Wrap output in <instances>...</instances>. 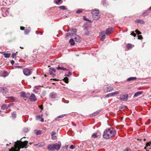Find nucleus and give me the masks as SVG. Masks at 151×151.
Instances as JSON below:
<instances>
[{
	"instance_id": "obj_1",
	"label": "nucleus",
	"mask_w": 151,
	"mask_h": 151,
	"mask_svg": "<svg viewBox=\"0 0 151 151\" xmlns=\"http://www.w3.org/2000/svg\"><path fill=\"white\" fill-rule=\"evenodd\" d=\"M28 143V142L27 141L24 142L17 141L15 142L14 147H12L9 151H19L21 148H27L28 146L27 145Z\"/></svg>"
},
{
	"instance_id": "obj_2",
	"label": "nucleus",
	"mask_w": 151,
	"mask_h": 151,
	"mask_svg": "<svg viewBox=\"0 0 151 151\" xmlns=\"http://www.w3.org/2000/svg\"><path fill=\"white\" fill-rule=\"evenodd\" d=\"M116 134V131L113 128L105 129L103 134V136L104 138L106 139H109L113 137Z\"/></svg>"
},
{
	"instance_id": "obj_3",
	"label": "nucleus",
	"mask_w": 151,
	"mask_h": 151,
	"mask_svg": "<svg viewBox=\"0 0 151 151\" xmlns=\"http://www.w3.org/2000/svg\"><path fill=\"white\" fill-rule=\"evenodd\" d=\"M60 147V145L59 144H50L48 146V149L50 150H58Z\"/></svg>"
},
{
	"instance_id": "obj_4",
	"label": "nucleus",
	"mask_w": 151,
	"mask_h": 151,
	"mask_svg": "<svg viewBox=\"0 0 151 151\" xmlns=\"http://www.w3.org/2000/svg\"><path fill=\"white\" fill-rule=\"evenodd\" d=\"M99 11V10L96 9H94L92 11V17L94 19H98L100 17Z\"/></svg>"
},
{
	"instance_id": "obj_5",
	"label": "nucleus",
	"mask_w": 151,
	"mask_h": 151,
	"mask_svg": "<svg viewBox=\"0 0 151 151\" xmlns=\"http://www.w3.org/2000/svg\"><path fill=\"white\" fill-rule=\"evenodd\" d=\"M128 98V95L127 94H121L120 95L119 99L122 101L127 100Z\"/></svg>"
},
{
	"instance_id": "obj_6",
	"label": "nucleus",
	"mask_w": 151,
	"mask_h": 151,
	"mask_svg": "<svg viewBox=\"0 0 151 151\" xmlns=\"http://www.w3.org/2000/svg\"><path fill=\"white\" fill-rule=\"evenodd\" d=\"M24 74L26 76H29L31 74L32 72L28 68H25L23 70Z\"/></svg>"
},
{
	"instance_id": "obj_7",
	"label": "nucleus",
	"mask_w": 151,
	"mask_h": 151,
	"mask_svg": "<svg viewBox=\"0 0 151 151\" xmlns=\"http://www.w3.org/2000/svg\"><path fill=\"white\" fill-rule=\"evenodd\" d=\"M29 99L31 101H35L37 100L35 94L33 93L31 94Z\"/></svg>"
},
{
	"instance_id": "obj_8",
	"label": "nucleus",
	"mask_w": 151,
	"mask_h": 151,
	"mask_svg": "<svg viewBox=\"0 0 151 151\" xmlns=\"http://www.w3.org/2000/svg\"><path fill=\"white\" fill-rule=\"evenodd\" d=\"M105 31H103L101 32V33H99V35L100 36H101V37L100 38V40L101 41H103L104 39L105 38Z\"/></svg>"
},
{
	"instance_id": "obj_9",
	"label": "nucleus",
	"mask_w": 151,
	"mask_h": 151,
	"mask_svg": "<svg viewBox=\"0 0 151 151\" xmlns=\"http://www.w3.org/2000/svg\"><path fill=\"white\" fill-rule=\"evenodd\" d=\"M8 75V73L6 71H4L0 73V76L5 77L7 76Z\"/></svg>"
},
{
	"instance_id": "obj_10",
	"label": "nucleus",
	"mask_w": 151,
	"mask_h": 151,
	"mask_svg": "<svg viewBox=\"0 0 151 151\" xmlns=\"http://www.w3.org/2000/svg\"><path fill=\"white\" fill-rule=\"evenodd\" d=\"M113 29L112 28H109L107 29L106 31L105 32V34L107 35H108L109 34L111 33Z\"/></svg>"
},
{
	"instance_id": "obj_11",
	"label": "nucleus",
	"mask_w": 151,
	"mask_h": 151,
	"mask_svg": "<svg viewBox=\"0 0 151 151\" xmlns=\"http://www.w3.org/2000/svg\"><path fill=\"white\" fill-rule=\"evenodd\" d=\"M7 91V89L6 87H1L0 88V92H2L3 93H5Z\"/></svg>"
},
{
	"instance_id": "obj_12",
	"label": "nucleus",
	"mask_w": 151,
	"mask_h": 151,
	"mask_svg": "<svg viewBox=\"0 0 151 151\" xmlns=\"http://www.w3.org/2000/svg\"><path fill=\"white\" fill-rule=\"evenodd\" d=\"M29 95V94H26L24 92H23L21 93V96L22 97L24 98H28Z\"/></svg>"
},
{
	"instance_id": "obj_13",
	"label": "nucleus",
	"mask_w": 151,
	"mask_h": 151,
	"mask_svg": "<svg viewBox=\"0 0 151 151\" xmlns=\"http://www.w3.org/2000/svg\"><path fill=\"white\" fill-rule=\"evenodd\" d=\"M56 96V93L53 92L51 93L50 95V97L52 99L55 98Z\"/></svg>"
},
{
	"instance_id": "obj_14",
	"label": "nucleus",
	"mask_w": 151,
	"mask_h": 151,
	"mask_svg": "<svg viewBox=\"0 0 151 151\" xmlns=\"http://www.w3.org/2000/svg\"><path fill=\"white\" fill-rule=\"evenodd\" d=\"M75 35L74 39L75 40L78 42H80V37L79 36L76 35V34Z\"/></svg>"
},
{
	"instance_id": "obj_15",
	"label": "nucleus",
	"mask_w": 151,
	"mask_h": 151,
	"mask_svg": "<svg viewBox=\"0 0 151 151\" xmlns=\"http://www.w3.org/2000/svg\"><path fill=\"white\" fill-rule=\"evenodd\" d=\"M119 91H115V92H112L110 93V96L112 97L115 96L116 95L119 94Z\"/></svg>"
},
{
	"instance_id": "obj_16",
	"label": "nucleus",
	"mask_w": 151,
	"mask_h": 151,
	"mask_svg": "<svg viewBox=\"0 0 151 151\" xmlns=\"http://www.w3.org/2000/svg\"><path fill=\"white\" fill-rule=\"evenodd\" d=\"M143 92L142 91H138L136 92L134 95V97H137L138 96L141 95Z\"/></svg>"
},
{
	"instance_id": "obj_17",
	"label": "nucleus",
	"mask_w": 151,
	"mask_h": 151,
	"mask_svg": "<svg viewBox=\"0 0 151 151\" xmlns=\"http://www.w3.org/2000/svg\"><path fill=\"white\" fill-rule=\"evenodd\" d=\"M69 31L71 32H73L74 33V35H76V33L77 32V30L76 29L73 28H69Z\"/></svg>"
},
{
	"instance_id": "obj_18",
	"label": "nucleus",
	"mask_w": 151,
	"mask_h": 151,
	"mask_svg": "<svg viewBox=\"0 0 151 151\" xmlns=\"http://www.w3.org/2000/svg\"><path fill=\"white\" fill-rule=\"evenodd\" d=\"M137 78L135 77H131L127 78V81H129L132 80H134L136 79Z\"/></svg>"
},
{
	"instance_id": "obj_19",
	"label": "nucleus",
	"mask_w": 151,
	"mask_h": 151,
	"mask_svg": "<svg viewBox=\"0 0 151 151\" xmlns=\"http://www.w3.org/2000/svg\"><path fill=\"white\" fill-rule=\"evenodd\" d=\"M57 69L58 70H67L68 69L64 67H60L58 66L57 68Z\"/></svg>"
},
{
	"instance_id": "obj_20",
	"label": "nucleus",
	"mask_w": 151,
	"mask_h": 151,
	"mask_svg": "<svg viewBox=\"0 0 151 151\" xmlns=\"http://www.w3.org/2000/svg\"><path fill=\"white\" fill-rule=\"evenodd\" d=\"M69 42L71 45H73L75 44L74 40L73 39H71L70 40Z\"/></svg>"
},
{
	"instance_id": "obj_21",
	"label": "nucleus",
	"mask_w": 151,
	"mask_h": 151,
	"mask_svg": "<svg viewBox=\"0 0 151 151\" xmlns=\"http://www.w3.org/2000/svg\"><path fill=\"white\" fill-rule=\"evenodd\" d=\"M16 112L14 111L12 114V117L13 119H15L16 117Z\"/></svg>"
},
{
	"instance_id": "obj_22",
	"label": "nucleus",
	"mask_w": 151,
	"mask_h": 151,
	"mask_svg": "<svg viewBox=\"0 0 151 151\" xmlns=\"http://www.w3.org/2000/svg\"><path fill=\"white\" fill-rule=\"evenodd\" d=\"M36 135H39L41 134L42 132L40 130H39L38 131L35 130L34 131Z\"/></svg>"
},
{
	"instance_id": "obj_23",
	"label": "nucleus",
	"mask_w": 151,
	"mask_h": 151,
	"mask_svg": "<svg viewBox=\"0 0 151 151\" xmlns=\"http://www.w3.org/2000/svg\"><path fill=\"white\" fill-rule=\"evenodd\" d=\"M4 55L5 58H9L10 55H11V54L10 53H4L3 54Z\"/></svg>"
},
{
	"instance_id": "obj_24",
	"label": "nucleus",
	"mask_w": 151,
	"mask_h": 151,
	"mask_svg": "<svg viewBox=\"0 0 151 151\" xmlns=\"http://www.w3.org/2000/svg\"><path fill=\"white\" fill-rule=\"evenodd\" d=\"M8 107L6 104H3L1 106V108L2 109L4 110L5 109H8Z\"/></svg>"
},
{
	"instance_id": "obj_25",
	"label": "nucleus",
	"mask_w": 151,
	"mask_h": 151,
	"mask_svg": "<svg viewBox=\"0 0 151 151\" xmlns=\"http://www.w3.org/2000/svg\"><path fill=\"white\" fill-rule=\"evenodd\" d=\"M150 11H151V6L149 8L148 10L147 11V12L148 14L150 13ZM148 14H147V13H144L143 14L144 16H146L147 15H148Z\"/></svg>"
},
{
	"instance_id": "obj_26",
	"label": "nucleus",
	"mask_w": 151,
	"mask_h": 151,
	"mask_svg": "<svg viewBox=\"0 0 151 151\" xmlns=\"http://www.w3.org/2000/svg\"><path fill=\"white\" fill-rule=\"evenodd\" d=\"M49 71L50 72H56V70L55 69L53 68H50L49 69Z\"/></svg>"
},
{
	"instance_id": "obj_27",
	"label": "nucleus",
	"mask_w": 151,
	"mask_h": 151,
	"mask_svg": "<svg viewBox=\"0 0 151 151\" xmlns=\"http://www.w3.org/2000/svg\"><path fill=\"white\" fill-rule=\"evenodd\" d=\"M107 91H111L113 90V88L111 87H107Z\"/></svg>"
},
{
	"instance_id": "obj_28",
	"label": "nucleus",
	"mask_w": 151,
	"mask_h": 151,
	"mask_svg": "<svg viewBox=\"0 0 151 151\" xmlns=\"http://www.w3.org/2000/svg\"><path fill=\"white\" fill-rule=\"evenodd\" d=\"M59 9H62V10L66 9H67L65 8V6H60L59 7Z\"/></svg>"
},
{
	"instance_id": "obj_29",
	"label": "nucleus",
	"mask_w": 151,
	"mask_h": 151,
	"mask_svg": "<svg viewBox=\"0 0 151 151\" xmlns=\"http://www.w3.org/2000/svg\"><path fill=\"white\" fill-rule=\"evenodd\" d=\"M23 131L24 132H28L29 130L27 128H24L23 129Z\"/></svg>"
},
{
	"instance_id": "obj_30",
	"label": "nucleus",
	"mask_w": 151,
	"mask_h": 151,
	"mask_svg": "<svg viewBox=\"0 0 151 151\" xmlns=\"http://www.w3.org/2000/svg\"><path fill=\"white\" fill-rule=\"evenodd\" d=\"M37 145H38L39 147H41L44 146L45 145V143L44 142H42L41 143H38Z\"/></svg>"
},
{
	"instance_id": "obj_31",
	"label": "nucleus",
	"mask_w": 151,
	"mask_h": 151,
	"mask_svg": "<svg viewBox=\"0 0 151 151\" xmlns=\"http://www.w3.org/2000/svg\"><path fill=\"white\" fill-rule=\"evenodd\" d=\"M92 137L94 138H96L97 137V136L96 135V134L94 133L92 135Z\"/></svg>"
},
{
	"instance_id": "obj_32",
	"label": "nucleus",
	"mask_w": 151,
	"mask_h": 151,
	"mask_svg": "<svg viewBox=\"0 0 151 151\" xmlns=\"http://www.w3.org/2000/svg\"><path fill=\"white\" fill-rule=\"evenodd\" d=\"M68 79L67 77H65L64 78V81L66 83H68Z\"/></svg>"
},
{
	"instance_id": "obj_33",
	"label": "nucleus",
	"mask_w": 151,
	"mask_h": 151,
	"mask_svg": "<svg viewBox=\"0 0 151 151\" xmlns=\"http://www.w3.org/2000/svg\"><path fill=\"white\" fill-rule=\"evenodd\" d=\"M137 22L138 23H140L142 24L144 23V21L143 20L141 19H138L137 20Z\"/></svg>"
},
{
	"instance_id": "obj_34",
	"label": "nucleus",
	"mask_w": 151,
	"mask_h": 151,
	"mask_svg": "<svg viewBox=\"0 0 151 151\" xmlns=\"http://www.w3.org/2000/svg\"><path fill=\"white\" fill-rule=\"evenodd\" d=\"M135 32L137 34L139 35L141 34V32L139 31L138 29H136L135 30Z\"/></svg>"
},
{
	"instance_id": "obj_35",
	"label": "nucleus",
	"mask_w": 151,
	"mask_h": 151,
	"mask_svg": "<svg viewBox=\"0 0 151 151\" xmlns=\"http://www.w3.org/2000/svg\"><path fill=\"white\" fill-rule=\"evenodd\" d=\"M29 32V31L28 29H25L24 31V33L25 34H27Z\"/></svg>"
},
{
	"instance_id": "obj_36",
	"label": "nucleus",
	"mask_w": 151,
	"mask_h": 151,
	"mask_svg": "<svg viewBox=\"0 0 151 151\" xmlns=\"http://www.w3.org/2000/svg\"><path fill=\"white\" fill-rule=\"evenodd\" d=\"M52 136V139L53 140H55L57 139V137L56 136L53 135Z\"/></svg>"
},
{
	"instance_id": "obj_37",
	"label": "nucleus",
	"mask_w": 151,
	"mask_h": 151,
	"mask_svg": "<svg viewBox=\"0 0 151 151\" xmlns=\"http://www.w3.org/2000/svg\"><path fill=\"white\" fill-rule=\"evenodd\" d=\"M41 117L40 115H37L36 116V119L37 120H39L41 118Z\"/></svg>"
},
{
	"instance_id": "obj_38",
	"label": "nucleus",
	"mask_w": 151,
	"mask_h": 151,
	"mask_svg": "<svg viewBox=\"0 0 151 151\" xmlns=\"http://www.w3.org/2000/svg\"><path fill=\"white\" fill-rule=\"evenodd\" d=\"M143 37L141 35L138 36V39L139 40H142Z\"/></svg>"
},
{
	"instance_id": "obj_39",
	"label": "nucleus",
	"mask_w": 151,
	"mask_h": 151,
	"mask_svg": "<svg viewBox=\"0 0 151 151\" xmlns=\"http://www.w3.org/2000/svg\"><path fill=\"white\" fill-rule=\"evenodd\" d=\"M7 98L8 99H10L12 100H15V99H16L15 98L12 96L8 97Z\"/></svg>"
},
{
	"instance_id": "obj_40",
	"label": "nucleus",
	"mask_w": 151,
	"mask_h": 151,
	"mask_svg": "<svg viewBox=\"0 0 151 151\" xmlns=\"http://www.w3.org/2000/svg\"><path fill=\"white\" fill-rule=\"evenodd\" d=\"M71 35V33H68L66 34L65 37H69V36Z\"/></svg>"
},
{
	"instance_id": "obj_41",
	"label": "nucleus",
	"mask_w": 151,
	"mask_h": 151,
	"mask_svg": "<svg viewBox=\"0 0 151 151\" xmlns=\"http://www.w3.org/2000/svg\"><path fill=\"white\" fill-rule=\"evenodd\" d=\"M132 47L131 44H129L127 45V47L128 49H129Z\"/></svg>"
},
{
	"instance_id": "obj_42",
	"label": "nucleus",
	"mask_w": 151,
	"mask_h": 151,
	"mask_svg": "<svg viewBox=\"0 0 151 151\" xmlns=\"http://www.w3.org/2000/svg\"><path fill=\"white\" fill-rule=\"evenodd\" d=\"M56 133L54 131L52 132L51 133V136H52L53 135H55L56 134Z\"/></svg>"
},
{
	"instance_id": "obj_43",
	"label": "nucleus",
	"mask_w": 151,
	"mask_h": 151,
	"mask_svg": "<svg viewBox=\"0 0 151 151\" xmlns=\"http://www.w3.org/2000/svg\"><path fill=\"white\" fill-rule=\"evenodd\" d=\"M81 12H82V11L80 9H78L76 12V13L78 14L80 13Z\"/></svg>"
},
{
	"instance_id": "obj_44",
	"label": "nucleus",
	"mask_w": 151,
	"mask_h": 151,
	"mask_svg": "<svg viewBox=\"0 0 151 151\" xmlns=\"http://www.w3.org/2000/svg\"><path fill=\"white\" fill-rule=\"evenodd\" d=\"M130 35L134 36V37H135L136 36V34L134 33L133 32H132Z\"/></svg>"
},
{
	"instance_id": "obj_45",
	"label": "nucleus",
	"mask_w": 151,
	"mask_h": 151,
	"mask_svg": "<svg viewBox=\"0 0 151 151\" xmlns=\"http://www.w3.org/2000/svg\"><path fill=\"white\" fill-rule=\"evenodd\" d=\"M14 105V103H10L9 104L8 107H10L11 106H13Z\"/></svg>"
},
{
	"instance_id": "obj_46",
	"label": "nucleus",
	"mask_w": 151,
	"mask_h": 151,
	"mask_svg": "<svg viewBox=\"0 0 151 151\" xmlns=\"http://www.w3.org/2000/svg\"><path fill=\"white\" fill-rule=\"evenodd\" d=\"M62 0H58L57 1H56L55 2V4H57L59 5V3Z\"/></svg>"
},
{
	"instance_id": "obj_47",
	"label": "nucleus",
	"mask_w": 151,
	"mask_h": 151,
	"mask_svg": "<svg viewBox=\"0 0 151 151\" xmlns=\"http://www.w3.org/2000/svg\"><path fill=\"white\" fill-rule=\"evenodd\" d=\"M150 144H151V142H148L147 143L146 145V146L147 147L148 146H150Z\"/></svg>"
},
{
	"instance_id": "obj_48",
	"label": "nucleus",
	"mask_w": 151,
	"mask_h": 151,
	"mask_svg": "<svg viewBox=\"0 0 151 151\" xmlns=\"http://www.w3.org/2000/svg\"><path fill=\"white\" fill-rule=\"evenodd\" d=\"M16 53H13L12 55V57L13 58H14L16 57Z\"/></svg>"
},
{
	"instance_id": "obj_49",
	"label": "nucleus",
	"mask_w": 151,
	"mask_h": 151,
	"mask_svg": "<svg viewBox=\"0 0 151 151\" xmlns=\"http://www.w3.org/2000/svg\"><path fill=\"white\" fill-rule=\"evenodd\" d=\"M65 114L62 115H61L59 116L58 117V118L63 117L65 116Z\"/></svg>"
},
{
	"instance_id": "obj_50",
	"label": "nucleus",
	"mask_w": 151,
	"mask_h": 151,
	"mask_svg": "<svg viewBox=\"0 0 151 151\" xmlns=\"http://www.w3.org/2000/svg\"><path fill=\"white\" fill-rule=\"evenodd\" d=\"M68 73L69 74H67V75H65V76H68V77H69V75H71L72 74V73H71V72H69V73Z\"/></svg>"
},
{
	"instance_id": "obj_51",
	"label": "nucleus",
	"mask_w": 151,
	"mask_h": 151,
	"mask_svg": "<svg viewBox=\"0 0 151 151\" xmlns=\"http://www.w3.org/2000/svg\"><path fill=\"white\" fill-rule=\"evenodd\" d=\"M75 147L73 145H71L70 146V149H73V148H75Z\"/></svg>"
},
{
	"instance_id": "obj_52",
	"label": "nucleus",
	"mask_w": 151,
	"mask_h": 151,
	"mask_svg": "<svg viewBox=\"0 0 151 151\" xmlns=\"http://www.w3.org/2000/svg\"><path fill=\"white\" fill-rule=\"evenodd\" d=\"M83 19H84V20H85L86 21H89L88 19H87L86 18V17L85 16H84L83 17Z\"/></svg>"
},
{
	"instance_id": "obj_53",
	"label": "nucleus",
	"mask_w": 151,
	"mask_h": 151,
	"mask_svg": "<svg viewBox=\"0 0 151 151\" xmlns=\"http://www.w3.org/2000/svg\"><path fill=\"white\" fill-rule=\"evenodd\" d=\"M131 150L129 148H127L126 150H124V151H129Z\"/></svg>"
},
{
	"instance_id": "obj_54",
	"label": "nucleus",
	"mask_w": 151,
	"mask_h": 151,
	"mask_svg": "<svg viewBox=\"0 0 151 151\" xmlns=\"http://www.w3.org/2000/svg\"><path fill=\"white\" fill-rule=\"evenodd\" d=\"M50 72V75H52L53 76H55V75L53 73V72Z\"/></svg>"
},
{
	"instance_id": "obj_55",
	"label": "nucleus",
	"mask_w": 151,
	"mask_h": 151,
	"mask_svg": "<svg viewBox=\"0 0 151 151\" xmlns=\"http://www.w3.org/2000/svg\"><path fill=\"white\" fill-rule=\"evenodd\" d=\"M109 96H110V93H109V94H107V95H106V96H105V97H109Z\"/></svg>"
},
{
	"instance_id": "obj_56",
	"label": "nucleus",
	"mask_w": 151,
	"mask_h": 151,
	"mask_svg": "<svg viewBox=\"0 0 151 151\" xmlns=\"http://www.w3.org/2000/svg\"><path fill=\"white\" fill-rule=\"evenodd\" d=\"M24 28H25L24 27H20V29L21 30H24Z\"/></svg>"
},
{
	"instance_id": "obj_57",
	"label": "nucleus",
	"mask_w": 151,
	"mask_h": 151,
	"mask_svg": "<svg viewBox=\"0 0 151 151\" xmlns=\"http://www.w3.org/2000/svg\"><path fill=\"white\" fill-rule=\"evenodd\" d=\"M14 63V61L13 60H12L11 61V63L12 64V65H13Z\"/></svg>"
},
{
	"instance_id": "obj_58",
	"label": "nucleus",
	"mask_w": 151,
	"mask_h": 151,
	"mask_svg": "<svg viewBox=\"0 0 151 151\" xmlns=\"http://www.w3.org/2000/svg\"><path fill=\"white\" fill-rule=\"evenodd\" d=\"M39 107L42 109V105H40V106H39Z\"/></svg>"
},
{
	"instance_id": "obj_59",
	"label": "nucleus",
	"mask_w": 151,
	"mask_h": 151,
	"mask_svg": "<svg viewBox=\"0 0 151 151\" xmlns=\"http://www.w3.org/2000/svg\"><path fill=\"white\" fill-rule=\"evenodd\" d=\"M41 122H44V120L43 119V118H42V119H41Z\"/></svg>"
},
{
	"instance_id": "obj_60",
	"label": "nucleus",
	"mask_w": 151,
	"mask_h": 151,
	"mask_svg": "<svg viewBox=\"0 0 151 151\" xmlns=\"http://www.w3.org/2000/svg\"><path fill=\"white\" fill-rule=\"evenodd\" d=\"M17 68H21L22 67V66H17L16 67Z\"/></svg>"
},
{
	"instance_id": "obj_61",
	"label": "nucleus",
	"mask_w": 151,
	"mask_h": 151,
	"mask_svg": "<svg viewBox=\"0 0 151 151\" xmlns=\"http://www.w3.org/2000/svg\"><path fill=\"white\" fill-rule=\"evenodd\" d=\"M88 32H87V33H86V34H85V35H88Z\"/></svg>"
},
{
	"instance_id": "obj_62",
	"label": "nucleus",
	"mask_w": 151,
	"mask_h": 151,
	"mask_svg": "<svg viewBox=\"0 0 151 151\" xmlns=\"http://www.w3.org/2000/svg\"><path fill=\"white\" fill-rule=\"evenodd\" d=\"M20 47V48H21V49H23V48H23V47Z\"/></svg>"
},
{
	"instance_id": "obj_63",
	"label": "nucleus",
	"mask_w": 151,
	"mask_h": 151,
	"mask_svg": "<svg viewBox=\"0 0 151 151\" xmlns=\"http://www.w3.org/2000/svg\"><path fill=\"white\" fill-rule=\"evenodd\" d=\"M52 80H56V79H52Z\"/></svg>"
},
{
	"instance_id": "obj_64",
	"label": "nucleus",
	"mask_w": 151,
	"mask_h": 151,
	"mask_svg": "<svg viewBox=\"0 0 151 151\" xmlns=\"http://www.w3.org/2000/svg\"><path fill=\"white\" fill-rule=\"evenodd\" d=\"M32 144V143H31V142H30V143H29V144L30 145H31Z\"/></svg>"
}]
</instances>
